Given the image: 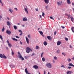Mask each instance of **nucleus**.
Segmentation results:
<instances>
[{"instance_id":"20e7f679","label":"nucleus","mask_w":74,"mask_h":74,"mask_svg":"<svg viewBox=\"0 0 74 74\" xmlns=\"http://www.w3.org/2000/svg\"><path fill=\"white\" fill-rule=\"evenodd\" d=\"M57 3L58 4V5H60L62 4V1H61V2L60 1L57 2Z\"/></svg>"},{"instance_id":"58836bf2","label":"nucleus","mask_w":74,"mask_h":74,"mask_svg":"<svg viewBox=\"0 0 74 74\" xmlns=\"http://www.w3.org/2000/svg\"><path fill=\"white\" fill-rule=\"evenodd\" d=\"M27 36L29 38H30V34L28 35Z\"/></svg>"},{"instance_id":"6ab92c4d","label":"nucleus","mask_w":74,"mask_h":74,"mask_svg":"<svg viewBox=\"0 0 74 74\" xmlns=\"http://www.w3.org/2000/svg\"><path fill=\"white\" fill-rule=\"evenodd\" d=\"M14 27L15 30H16V29H17V27L16 26L14 25Z\"/></svg>"},{"instance_id":"7c9ffc66","label":"nucleus","mask_w":74,"mask_h":74,"mask_svg":"<svg viewBox=\"0 0 74 74\" xmlns=\"http://www.w3.org/2000/svg\"><path fill=\"white\" fill-rule=\"evenodd\" d=\"M0 58H3V54H0Z\"/></svg>"},{"instance_id":"dca6fc26","label":"nucleus","mask_w":74,"mask_h":74,"mask_svg":"<svg viewBox=\"0 0 74 74\" xmlns=\"http://www.w3.org/2000/svg\"><path fill=\"white\" fill-rule=\"evenodd\" d=\"M12 39L14 41H17L18 40L17 39H15V38H12Z\"/></svg>"},{"instance_id":"bb28decb","label":"nucleus","mask_w":74,"mask_h":74,"mask_svg":"<svg viewBox=\"0 0 74 74\" xmlns=\"http://www.w3.org/2000/svg\"><path fill=\"white\" fill-rule=\"evenodd\" d=\"M67 60L68 62H70L71 61V59L69 58L67 59Z\"/></svg>"},{"instance_id":"8fccbe9b","label":"nucleus","mask_w":74,"mask_h":74,"mask_svg":"<svg viewBox=\"0 0 74 74\" xmlns=\"http://www.w3.org/2000/svg\"><path fill=\"white\" fill-rule=\"evenodd\" d=\"M23 33H21V34H20V36H22Z\"/></svg>"},{"instance_id":"c85d7f7f","label":"nucleus","mask_w":74,"mask_h":74,"mask_svg":"<svg viewBox=\"0 0 74 74\" xmlns=\"http://www.w3.org/2000/svg\"><path fill=\"white\" fill-rule=\"evenodd\" d=\"M29 58V56H26L25 57V59H27Z\"/></svg>"},{"instance_id":"864d4df0","label":"nucleus","mask_w":74,"mask_h":74,"mask_svg":"<svg viewBox=\"0 0 74 74\" xmlns=\"http://www.w3.org/2000/svg\"><path fill=\"white\" fill-rule=\"evenodd\" d=\"M0 18L1 19H3V18H2V17L1 16H0Z\"/></svg>"},{"instance_id":"72a5a7b5","label":"nucleus","mask_w":74,"mask_h":74,"mask_svg":"<svg viewBox=\"0 0 74 74\" xmlns=\"http://www.w3.org/2000/svg\"><path fill=\"white\" fill-rule=\"evenodd\" d=\"M50 19H53V20H54V18H53L52 17H50Z\"/></svg>"},{"instance_id":"39448f33","label":"nucleus","mask_w":74,"mask_h":74,"mask_svg":"<svg viewBox=\"0 0 74 74\" xmlns=\"http://www.w3.org/2000/svg\"><path fill=\"white\" fill-rule=\"evenodd\" d=\"M47 38L49 40H50V41H51V40H52V37L50 36H47Z\"/></svg>"},{"instance_id":"ea45409f","label":"nucleus","mask_w":74,"mask_h":74,"mask_svg":"<svg viewBox=\"0 0 74 74\" xmlns=\"http://www.w3.org/2000/svg\"><path fill=\"white\" fill-rule=\"evenodd\" d=\"M45 15V14H44V12H42V16H44V15Z\"/></svg>"},{"instance_id":"f3484780","label":"nucleus","mask_w":74,"mask_h":74,"mask_svg":"<svg viewBox=\"0 0 74 74\" xmlns=\"http://www.w3.org/2000/svg\"><path fill=\"white\" fill-rule=\"evenodd\" d=\"M39 32L40 34L41 35H42L43 34V32H42L41 31H39Z\"/></svg>"},{"instance_id":"aec40b11","label":"nucleus","mask_w":74,"mask_h":74,"mask_svg":"<svg viewBox=\"0 0 74 74\" xmlns=\"http://www.w3.org/2000/svg\"><path fill=\"white\" fill-rule=\"evenodd\" d=\"M18 57L19 59H21L22 58V56L21 54H20L18 56Z\"/></svg>"},{"instance_id":"13d9d810","label":"nucleus","mask_w":74,"mask_h":74,"mask_svg":"<svg viewBox=\"0 0 74 74\" xmlns=\"http://www.w3.org/2000/svg\"><path fill=\"white\" fill-rule=\"evenodd\" d=\"M64 54H65V53H62V55H64Z\"/></svg>"},{"instance_id":"6e6d98bb","label":"nucleus","mask_w":74,"mask_h":74,"mask_svg":"<svg viewBox=\"0 0 74 74\" xmlns=\"http://www.w3.org/2000/svg\"><path fill=\"white\" fill-rule=\"evenodd\" d=\"M39 16H40V18H42V16H41V15H39Z\"/></svg>"},{"instance_id":"f257e3e1","label":"nucleus","mask_w":74,"mask_h":74,"mask_svg":"<svg viewBox=\"0 0 74 74\" xmlns=\"http://www.w3.org/2000/svg\"><path fill=\"white\" fill-rule=\"evenodd\" d=\"M26 52L27 53H30V51H31V52H32V50L29 47H27L26 48Z\"/></svg>"},{"instance_id":"ddd939ff","label":"nucleus","mask_w":74,"mask_h":74,"mask_svg":"<svg viewBox=\"0 0 74 74\" xmlns=\"http://www.w3.org/2000/svg\"><path fill=\"white\" fill-rule=\"evenodd\" d=\"M43 44L45 46H46L47 45V42H46V41H45L43 42Z\"/></svg>"},{"instance_id":"f704fd0d","label":"nucleus","mask_w":74,"mask_h":74,"mask_svg":"<svg viewBox=\"0 0 74 74\" xmlns=\"http://www.w3.org/2000/svg\"><path fill=\"white\" fill-rule=\"evenodd\" d=\"M61 67H63V68H65V67H64V66L63 65H62L61 66Z\"/></svg>"},{"instance_id":"a878e982","label":"nucleus","mask_w":74,"mask_h":74,"mask_svg":"<svg viewBox=\"0 0 74 74\" xmlns=\"http://www.w3.org/2000/svg\"><path fill=\"white\" fill-rule=\"evenodd\" d=\"M45 58L44 57H43L42 58V61L43 62H45Z\"/></svg>"},{"instance_id":"4be33fe9","label":"nucleus","mask_w":74,"mask_h":74,"mask_svg":"<svg viewBox=\"0 0 74 74\" xmlns=\"http://www.w3.org/2000/svg\"><path fill=\"white\" fill-rule=\"evenodd\" d=\"M0 38L1 40L3 42H4V41H3V37L1 35H0Z\"/></svg>"},{"instance_id":"774afa93","label":"nucleus","mask_w":74,"mask_h":74,"mask_svg":"<svg viewBox=\"0 0 74 74\" xmlns=\"http://www.w3.org/2000/svg\"><path fill=\"white\" fill-rule=\"evenodd\" d=\"M44 74H45V71L44 72Z\"/></svg>"},{"instance_id":"052dcab7","label":"nucleus","mask_w":74,"mask_h":74,"mask_svg":"<svg viewBox=\"0 0 74 74\" xmlns=\"http://www.w3.org/2000/svg\"><path fill=\"white\" fill-rule=\"evenodd\" d=\"M7 18L8 20H10V18L9 17H7Z\"/></svg>"},{"instance_id":"4468645a","label":"nucleus","mask_w":74,"mask_h":74,"mask_svg":"<svg viewBox=\"0 0 74 74\" xmlns=\"http://www.w3.org/2000/svg\"><path fill=\"white\" fill-rule=\"evenodd\" d=\"M61 44V42L60 41H58L57 42V45H59Z\"/></svg>"},{"instance_id":"79ce46f5","label":"nucleus","mask_w":74,"mask_h":74,"mask_svg":"<svg viewBox=\"0 0 74 74\" xmlns=\"http://www.w3.org/2000/svg\"><path fill=\"white\" fill-rule=\"evenodd\" d=\"M21 58L22 60H24V59H25L24 58H23V57H22Z\"/></svg>"},{"instance_id":"69168bd1","label":"nucleus","mask_w":74,"mask_h":74,"mask_svg":"<svg viewBox=\"0 0 74 74\" xmlns=\"http://www.w3.org/2000/svg\"><path fill=\"white\" fill-rule=\"evenodd\" d=\"M68 18H70V15H68Z\"/></svg>"},{"instance_id":"680f3d73","label":"nucleus","mask_w":74,"mask_h":74,"mask_svg":"<svg viewBox=\"0 0 74 74\" xmlns=\"http://www.w3.org/2000/svg\"><path fill=\"white\" fill-rule=\"evenodd\" d=\"M43 53H43V52H42V53H41V55L43 56Z\"/></svg>"},{"instance_id":"a18cd8bd","label":"nucleus","mask_w":74,"mask_h":74,"mask_svg":"<svg viewBox=\"0 0 74 74\" xmlns=\"http://www.w3.org/2000/svg\"><path fill=\"white\" fill-rule=\"evenodd\" d=\"M69 69H71V66H69L68 67Z\"/></svg>"},{"instance_id":"f03ea898","label":"nucleus","mask_w":74,"mask_h":74,"mask_svg":"<svg viewBox=\"0 0 74 74\" xmlns=\"http://www.w3.org/2000/svg\"><path fill=\"white\" fill-rule=\"evenodd\" d=\"M46 66L48 67V68H51L52 67V65L51 63H48L46 64Z\"/></svg>"},{"instance_id":"f8f14e48","label":"nucleus","mask_w":74,"mask_h":74,"mask_svg":"<svg viewBox=\"0 0 74 74\" xmlns=\"http://www.w3.org/2000/svg\"><path fill=\"white\" fill-rule=\"evenodd\" d=\"M7 25L8 26H9L10 27V25H11V23H10V21H7Z\"/></svg>"},{"instance_id":"49530a36","label":"nucleus","mask_w":74,"mask_h":74,"mask_svg":"<svg viewBox=\"0 0 74 74\" xmlns=\"http://www.w3.org/2000/svg\"><path fill=\"white\" fill-rule=\"evenodd\" d=\"M65 40H66V41H67V40H68V39L67 38H65Z\"/></svg>"},{"instance_id":"338daca9","label":"nucleus","mask_w":74,"mask_h":74,"mask_svg":"<svg viewBox=\"0 0 74 74\" xmlns=\"http://www.w3.org/2000/svg\"><path fill=\"white\" fill-rule=\"evenodd\" d=\"M72 5H74V3H72Z\"/></svg>"},{"instance_id":"e433bc0d","label":"nucleus","mask_w":74,"mask_h":74,"mask_svg":"<svg viewBox=\"0 0 74 74\" xmlns=\"http://www.w3.org/2000/svg\"><path fill=\"white\" fill-rule=\"evenodd\" d=\"M0 3H1L2 6H3V3L1 2V0H0Z\"/></svg>"},{"instance_id":"c03bdc74","label":"nucleus","mask_w":74,"mask_h":74,"mask_svg":"<svg viewBox=\"0 0 74 74\" xmlns=\"http://www.w3.org/2000/svg\"><path fill=\"white\" fill-rule=\"evenodd\" d=\"M35 10L36 11H38V8H36Z\"/></svg>"},{"instance_id":"09e8293b","label":"nucleus","mask_w":74,"mask_h":74,"mask_svg":"<svg viewBox=\"0 0 74 74\" xmlns=\"http://www.w3.org/2000/svg\"><path fill=\"white\" fill-rule=\"evenodd\" d=\"M16 38H19V37L18 36H16Z\"/></svg>"},{"instance_id":"9b49d317","label":"nucleus","mask_w":74,"mask_h":74,"mask_svg":"<svg viewBox=\"0 0 74 74\" xmlns=\"http://www.w3.org/2000/svg\"><path fill=\"white\" fill-rule=\"evenodd\" d=\"M44 1L46 4H48V3H49V0H45Z\"/></svg>"},{"instance_id":"7ed1b4c3","label":"nucleus","mask_w":74,"mask_h":74,"mask_svg":"<svg viewBox=\"0 0 74 74\" xmlns=\"http://www.w3.org/2000/svg\"><path fill=\"white\" fill-rule=\"evenodd\" d=\"M6 33H7L8 34H9V35H10L11 33V31H8V30H7L6 31Z\"/></svg>"},{"instance_id":"de8ad7c7","label":"nucleus","mask_w":74,"mask_h":74,"mask_svg":"<svg viewBox=\"0 0 74 74\" xmlns=\"http://www.w3.org/2000/svg\"><path fill=\"white\" fill-rule=\"evenodd\" d=\"M7 43H8V44H9V41H8V40H7Z\"/></svg>"},{"instance_id":"c756f323","label":"nucleus","mask_w":74,"mask_h":74,"mask_svg":"<svg viewBox=\"0 0 74 74\" xmlns=\"http://www.w3.org/2000/svg\"><path fill=\"white\" fill-rule=\"evenodd\" d=\"M57 53H60V50H58L57 51Z\"/></svg>"},{"instance_id":"423d86ee","label":"nucleus","mask_w":74,"mask_h":74,"mask_svg":"<svg viewBox=\"0 0 74 74\" xmlns=\"http://www.w3.org/2000/svg\"><path fill=\"white\" fill-rule=\"evenodd\" d=\"M23 21H27V18L26 17H24L23 18Z\"/></svg>"},{"instance_id":"4d7b16f0","label":"nucleus","mask_w":74,"mask_h":74,"mask_svg":"<svg viewBox=\"0 0 74 74\" xmlns=\"http://www.w3.org/2000/svg\"><path fill=\"white\" fill-rule=\"evenodd\" d=\"M20 43L21 44H22V42L21 41L20 42Z\"/></svg>"},{"instance_id":"bf43d9fd","label":"nucleus","mask_w":74,"mask_h":74,"mask_svg":"<svg viewBox=\"0 0 74 74\" xmlns=\"http://www.w3.org/2000/svg\"><path fill=\"white\" fill-rule=\"evenodd\" d=\"M70 47L71 48H73V47L71 46V45L70 46Z\"/></svg>"},{"instance_id":"0eeeda50","label":"nucleus","mask_w":74,"mask_h":74,"mask_svg":"<svg viewBox=\"0 0 74 74\" xmlns=\"http://www.w3.org/2000/svg\"><path fill=\"white\" fill-rule=\"evenodd\" d=\"M33 68H34L35 69H38V66L36 65H34L33 67Z\"/></svg>"},{"instance_id":"c9c22d12","label":"nucleus","mask_w":74,"mask_h":74,"mask_svg":"<svg viewBox=\"0 0 74 74\" xmlns=\"http://www.w3.org/2000/svg\"><path fill=\"white\" fill-rule=\"evenodd\" d=\"M46 9H47L48 10V5H47L46 6Z\"/></svg>"},{"instance_id":"5701e85b","label":"nucleus","mask_w":74,"mask_h":74,"mask_svg":"<svg viewBox=\"0 0 74 74\" xmlns=\"http://www.w3.org/2000/svg\"><path fill=\"white\" fill-rule=\"evenodd\" d=\"M66 73L67 74H71V71H68L66 72Z\"/></svg>"},{"instance_id":"2f4dec72","label":"nucleus","mask_w":74,"mask_h":74,"mask_svg":"<svg viewBox=\"0 0 74 74\" xmlns=\"http://www.w3.org/2000/svg\"><path fill=\"white\" fill-rule=\"evenodd\" d=\"M12 55H14V52L12 51Z\"/></svg>"},{"instance_id":"cd10ccee","label":"nucleus","mask_w":74,"mask_h":74,"mask_svg":"<svg viewBox=\"0 0 74 74\" xmlns=\"http://www.w3.org/2000/svg\"><path fill=\"white\" fill-rule=\"evenodd\" d=\"M8 45L9 46V47H12V45H11V43H9L8 44Z\"/></svg>"},{"instance_id":"473e14b6","label":"nucleus","mask_w":74,"mask_h":74,"mask_svg":"<svg viewBox=\"0 0 74 74\" xmlns=\"http://www.w3.org/2000/svg\"><path fill=\"white\" fill-rule=\"evenodd\" d=\"M2 31L3 32H4V27H3V28L2 29Z\"/></svg>"},{"instance_id":"b1692460","label":"nucleus","mask_w":74,"mask_h":74,"mask_svg":"<svg viewBox=\"0 0 74 74\" xmlns=\"http://www.w3.org/2000/svg\"><path fill=\"white\" fill-rule=\"evenodd\" d=\"M25 11L27 12V14H28V11H27V8H25Z\"/></svg>"},{"instance_id":"a19ab883","label":"nucleus","mask_w":74,"mask_h":74,"mask_svg":"<svg viewBox=\"0 0 74 74\" xmlns=\"http://www.w3.org/2000/svg\"><path fill=\"white\" fill-rule=\"evenodd\" d=\"M54 59L55 60H56V59H57V58L55 56L54 57Z\"/></svg>"},{"instance_id":"412c9836","label":"nucleus","mask_w":74,"mask_h":74,"mask_svg":"<svg viewBox=\"0 0 74 74\" xmlns=\"http://www.w3.org/2000/svg\"><path fill=\"white\" fill-rule=\"evenodd\" d=\"M35 48L36 49H39V46H36Z\"/></svg>"},{"instance_id":"3c124183","label":"nucleus","mask_w":74,"mask_h":74,"mask_svg":"<svg viewBox=\"0 0 74 74\" xmlns=\"http://www.w3.org/2000/svg\"><path fill=\"white\" fill-rule=\"evenodd\" d=\"M61 27H62V28H63V29H64L65 28L63 26H61Z\"/></svg>"},{"instance_id":"0e129e2a","label":"nucleus","mask_w":74,"mask_h":74,"mask_svg":"<svg viewBox=\"0 0 74 74\" xmlns=\"http://www.w3.org/2000/svg\"><path fill=\"white\" fill-rule=\"evenodd\" d=\"M6 49H7L8 50V47H6Z\"/></svg>"},{"instance_id":"603ef678","label":"nucleus","mask_w":74,"mask_h":74,"mask_svg":"<svg viewBox=\"0 0 74 74\" xmlns=\"http://www.w3.org/2000/svg\"><path fill=\"white\" fill-rule=\"evenodd\" d=\"M14 10H16V11H17V10H18V9L16 8H14Z\"/></svg>"},{"instance_id":"5fc2aeb1","label":"nucleus","mask_w":74,"mask_h":74,"mask_svg":"<svg viewBox=\"0 0 74 74\" xmlns=\"http://www.w3.org/2000/svg\"><path fill=\"white\" fill-rule=\"evenodd\" d=\"M18 55H20V52H18Z\"/></svg>"},{"instance_id":"e2e57ef3","label":"nucleus","mask_w":74,"mask_h":74,"mask_svg":"<svg viewBox=\"0 0 74 74\" xmlns=\"http://www.w3.org/2000/svg\"><path fill=\"white\" fill-rule=\"evenodd\" d=\"M53 63H55V61L54 60H53Z\"/></svg>"},{"instance_id":"9d476101","label":"nucleus","mask_w":74,"mask_h":74,"mask_svg":"<svg viewBox=\"0 0 74 74\" xmlns=\"http://www.w3.org/2000/svg\"><path fill=\"white\" fill-rule=\"evenodd\" d=\"M67 2L69 4H71V1L70 0H67Z\"/></svg>"},{"instance_id":"1a4fd4ad","label":"nucleus","mask_w":74,"mask_h":74,"mask_svg":"<svg viewBox=\"0 0 74 74\" xmlns=\"http://www.w3.org/2000/svg\"><path fill=\"white\" fill-rule=\"evenodd\" d=\"M26 39L27 44H29V39L27 38V37H26Z\"/></svg>"},{"instance_id":"37998d69","label":"nucleus","mask_w":74,"mask_h":74,"mask_svg":"<svg viewBox=\"0 0 74 74\" xmlns=\"http://www.w3.org/2000/svg\"><path fill=\"white\" fill-rule=\"evenodd\" d=\"M54 35H56V32L55 31L54 32Z\"/></svg>"},{"instance_id":"393cba45","label":"nucleus","mask_w":74,"mask_h":74,"mask_svg":"<svg viewBox=\"0 0 74 74\" xmlns=\"http://www.w3.org/2000/svg\"><path fill=\"white\" fill-rule=\"evenodd\" d=\"M3 59H7V57L5 56L4 54H3Z\"/></svg>"},{"instance_id":"2eb2a0df","label":"nucleus","mask_w":74,"mask_h":74,"mask_svg":"<svg viewBox=\"0 0 74 74\" xmlns=\"http://www.w3.org/2000/svg\"><path fill=\"white\" fill-rule=\"evenodd\" d=\"M9 11L11 13H12L13 12V10H12V9L10 8L9 9Z\"/></svg>"},{"instance_id":"6e6552de","label":"nucleus","mask_w":74,"mask_h":74,"mask_svg":"<svg viewBox=\"0 0 74 74\" xmlns=\"http://www.w3.org/2000/svg\"><path fill=\"white\" fill-rule=\"evenodd\" d=\"M69 66H72V67H74V65L73 64L71 63H69V64H68Z\"/></svg>"},{"instance_id":"a211bd4d","label":"nucleus","mask_w":74,"mask_h":74,"mask_svg":"<svg viewBox=\"0 0 74 74\" xmlns=\"http://www.w3.org/2000/svg\"><path fill=\"white\" fill-rule=\"evenodd\" d=\"M71 21H72V22H73V20H74V18H73V17H71Z\"/></svg>"},{"instance_id":"4c0bfd02","label":"nucleus","mask_w":74,"mask_h":74,"mask_svg":"<svg viewBox=\"0 0 74 74\" xmlns=\"http://www.w3.org/2000/svg\"><path fill=\"white\" fill-rule=\"evenodd\" d=\"M18 32L20 33H22V31L21 30H18Z\"/></svg>"}]
</instances>
